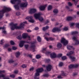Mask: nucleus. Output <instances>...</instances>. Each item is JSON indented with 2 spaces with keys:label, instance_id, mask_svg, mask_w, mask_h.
Returning a JSON list of instances; mask_svg holds the SVG:
<instances>
[{
  "label": "nucleus",
  "instance_id": "obj_1",
  "mask_svg": "<svg viewBox=\"0 0 79 79\" xmlns=\"http://www.w3.org/2000/svg\"><path fill=\"white\" fill-rule=\"evenodd\" d=\"M18 2V3L16 5L14 6V7L16 10H19V6L20 5L21 8L26 7L27 5V2H26L25 3L21 4V0H11L10 2L12 4H15V2Z\"/></svg>",
  "mask_w": 79,
  "mask_h": 79
},
{
  "label": "nucleus",
  "instance_id": "obj_2",
  "mask_svg": "<svg viewBox=\"0 0 79 79\" xmlns=\"http://www.w3.org/2000/svg\"><path fill=\"white\" fill-rule=\"evenodd\" d=\"M10 25L11 26V30H14L15 29H23L24 28V23H22L20 24V26H17V24H14L13 23H11L10 24Z\"/></svg>",
  "mask_w": 79,
  "mask_h": 79
},
{
  "label": "nucleus",
  "instance_id": "obj_3",
  "mask_svg": "<svg viewBox=\"0 0 79 79\" xmlns=\"http://www.w3.org/2000/svg\"><path fill=\"white\" fill-rule=\"evenodd\" d=\"M43 71L44 69L42 68L37 69L36 70V73H35V75L34 76V79H39V77H38L40 76L39 73H42V72Z\"/></svg>",
  "mask_w": 79,
  "mask_h": 79
},
{
  "label": "nucleus",
  "instance_id": "obj_4",
  "mask_svg": "<svg viewBox=\"0 0 79 79\" xmlns=\"http://www.w3.org/2000/svg\"><path fill=\"white\" fill-rule=\"evenodd\" d=\"M10 10H11V9L4 7L3 9L0 11V19L2 18V17L3 16V14L4 13H5L7 11H10Z\"/></svg>",
  "mask_w": 79,
  "mask_h": 79
},
{
  "label": "nucleus",
  "instance_id": "obj_5",
  "mask_svg": "<svg viewBox=\"0 0 79 79\" xmlns=\"http://www.w3.org/2000/svg\"><path fill=\"white\" fill-rule=\"evenodd\" d=\"M40 15H41V14H40V13H35L34 14V17H35V19H38L40 21V22H42V21H44V18L42 17H41Z\"/></svg>",
  "mask_w": 79,
  "mask_h": 79
},
{
  "label": "nucleus",
  "instance_id": "obj_6",
  "mask_svg": "<svg viewBox=\"0 0 79 79\" xmlns=\"http://www.w3.org/2000/svg\"><path fill=\"white\" fill-rule=\"evenodd\" d=\"M33 17L32 16H29L27 17L26 18V19H28V21L30 23H35V21L33 20Z\"/></svg>",
  "mask_w": 79,
  "mask_h": 79
},
{
  "label": "nucleus",
  "instance_id": "obj_7",
  "mask_svg": "<svg viewBox=\"0 0 79 79\" xmlns=\"http://www.w3.org/2000/svg\"><path fill=\"white\" fill-rule=\"evenodd\" d=\"M61 42L64 44V45H66L68 44V42L67 40H65L64 38H62L61 40Z\"/></svg>",
  "mask_w": 79,
  "mask_h": 79
},
{
  "label": "nucleus",
  "instance_id": "obj_8",
  "mask_svg": "<svg viewBox=\"0 0 79 79\" xmlns=\"http://www.w3.org/2000/svg\"><path fill=\"white\" fill-rule=\"evenodd\" d=\"M36 42L35 41V42H33L32 44L31 45V50L33 52H35V46L34 45V44Z\"/></svg>",
  "mask_w": 79,
  "mask_h": 79
},
{
  "label": "nucleus",
  "instance_id": "obj_9",
  "mask_svg": "<svg viewBox=\"0 0 79 79\" xmlns=\"http://www.w3.org/2000/svg\"><path fill=\"white\" fill-rule=\"evenodd\" d=\"M37 12V10L33 8L30 9L29 11V13L30 14H34Z\"/></svg>",
  "mask_w": 79,
  "mask_h": 79
},
{
  "label": "nucleus",
  "instance_id": "obj_10",
  "mask_svg": "<svg viewBox=\"0 0 79 79\" xmlns=\"http://www.w3.org/2000/svg\"><path fill=\"white\" fill-rule=\"evenodd\" d=\"M47 6V4H46L44 6H41L39 7V8L40 11H44L45 10V9Z\"/></svg>",
  "mask_w": 79,
  "mask_h": 79
},
{
  "label": "nucleus",
  "instance_id": "obj_11",
  "mask_svg": "<svg viewBox=\"0 0 79 79\" xmlns=\"http://www.w3.org/2000/svg\"><path fill=\"white\" fill-rule=\"evenodd\" d=\"M78 38L77 37L74 36L73 38V39L74 40H75V45H78L79 44V41L77 39Z\"/></svg>",
  "mask_w": 79,
  "mask_h": 79
},
{
  "label": "nucleus",
  "instance_id": "obj_12",
  "mask_svg": "<svg viewBox=\"0 0 79 79\" xmlns=\"http://www.w3.org/2000/svg\"><path fill=\"white\" fill-rule=\"evenodd\" d=\"M50 57L51 58H55L56 57V54L54 52L51 53L50 54Z\"/></svg>",
  "mask_w": 79,
  "mask_h": 79
},
{
  "label": "nucleus",
  "instance_id": "obj_13",
  "mask_svg": "<svg viewBox=\"0 0 79 79\" xmlns=\"http://www.w3.org/2000/svg\"><path fill=\"white\" fill-rule=\"evenodd\" d=\"M52 67L51 65H48L47 66L46 68L47 70L48 71H51V69Z\"/></svg>",
  "mask_w": 79,
  "mask_h": 79
},
{
  "label": "nucleus",
  "instance_id": "obj_14",
  "mask_svg": "<svg viewBox=\"0 0 79 79\" xmlns=\"http://www.w3.org/2000/svg\"><path fill=\"white\" fill-rule=\"evenodd\" d=\"M45 39H46V40L47 41H49V40H51V41H53V40H55V39L53 38H52V37H50L48 38L45 37Z\"/></svg>",
  "mask_w": 79,
  "mask_h": 79
},
{
  "label": "nucleus",
  "instance_id": "obj_15",
  "mask_svg": "<svg viewBox=\"0 0 79 79\" xmlns=\"http://www.w3.org/2000/svg\"><path fill=\"white\" fill-rule=\"evenodd\" d=\"M24 43H25V41H21L20 43L19 44V46L20 47H23L24 44Z\"/></svg>",
  "mask_w": 79,
  "mask_h": 79
},
{
  "label": "nucleus",
  "instance_id": "obj_16",
  "mask_svg": "<svg viewBox=\"0 0 79 79\" xmlns=\"http://www.w3.org/2000/svg\"><path fill=\"white\" fill-rule=\"evenodd\" d=\"M65 75H66V73H64V72L62 71V73L61 74V75H60V76H59L57 77H58V78H62V77H61V76H65Z\"/></svg>",
  "mask_w": 79,
  "mask_h": 79
},
{
  "label": "nucleus",
  "instance_id": "obj_17",
  "mask_svg": "<svg viewBox=\"0 0 79 79\" xmlns=\"http://www.w3.org/2000/svg\"><path fill=\"white\" fill-rule=\"evenodd\" d=\"M56 47L58 49H60V48H61V47H62V45L60 43H57Z\"/></svg>",
  "mask_w": 79,
  "mask_h": 79
},
{
  "label": "nucleus",
  "instance_id": "obj_18",
  "mask_svg": "<svg viewBox=\"0 0 79 79\" xmlns=\"http://www.w3.org/2000/svg\"><path fill=\"white\" fill-rule=\"evenodd\" d=\"M67 48L68 50H71V49H72V50H74V48L70 45L67 46Z\"/></svg>",
  "mask_w": 79,
  "mask_h": 79
},
{
  "label": "nucleus",
  "instance_id": "obj_19",
  "mask_svg": "<svg viewBox=\"0 0 79 79\" xmlns=\"http://www.w3.org/2000/svg\"><path fill=\"white\" fill-rule=\"evenodd\" d=\"M5 75L3 74H1L0 75V78L2 77L4 79H10V78L8 77H5Z\"/></svg>",
  "mask_w": 79,
  "mask_h": 79
},
{
  "label": "nucleus",
  "instance_id": "obj_20",
  "mask_svg": "<svg viewBox=\"0 0 79 79\" xmlns=\"http://www.w3.org/2000/svg\"><path fill=\"white\" fill-rule=\"evenodd\" d=\"M20 52H17L15 53V56L16 57V58H19V55H20Z\"/></svg>",
  "mask_w": 79,
  "mask_h": 79
},
{
  "label": "nucleus",
  "instance_id": "obj_21",
  "mask_svg": "<svg viewBox=\"0 0 79 79\" xmlns=\"http://www.w3.org/2000/svg\"><path fill=\"white\" fill-rule=\"evenodd\" d=\"M73 53H74V51H70L69 53H67L66 55L67 56H69V55L73 54Z\"/></svg>",
  "mask_w": 79,
  "mask_h": 79
},
{
  "label": "nucleus",
  "instance_id": "obj_22",
  "mask_svg": "<svg viewBox=\"0 0 79 79\" xmlns=\"http://www.w3.org/2000/svg\"><path fill=\"white\" fill-rule=\"evenodd\" d=\"M27 37V34L26 33H24L23 35V39H26Z\"/></svg>",
  "mask_w": 79,
  "mask_h": 79
},
{
  "label": "nucleus",
  "instance_id": "obj_23",
  "mask_svg": "<svg viewBox=\"0 0 79 79\" xmlns=\"http://www.w3.org/2000/svg\"><path fill=\"white\" fill-rule=\"evenodd\" d=\"M71 60L72 61H75V58L73 56H69Z\"/></svg>",
  "mask_w": 79,
  "mask_h": 79
},
{
  "label": "nucleus",
  "instance_id": "obj_24",
  "mask_svg": "<svg viewBox=\"0 0 79 79\" xmlns=\"http://www.w3.org/2000/svg\"><path fill=\"white\" fill-rule=\"evenodd\" d=\"M73 18L71 17H68L67 18V21H71V20H72V19H73Z\"/></svg>",
  "mask_w": 79,
  "mask_h": 79
},
{
  "label": "nucleus",
  "instance_id": "obj_25",
  "mask_svg": "<svg viewBox=\"0 0 79 79\" xmlns=\"http://www.w3.org/2000/svg\"><path fill=\"white\" fill-rule=\"evenodd\" d=\"M37 40L39 42H40L42 40L41 38H40V37L39 36H38L37 37Z\"/></svg>",
  "mask_w": 79,
  "mask_h": 79
},
{
  "label": "nucleus",
  "instance_id": "obj_26",
  "mask_svg": "<svg viewBox=\"0 0 79 79\" xmlns=\"http://www.w3.org/2000/svg\"><path fill=\"white\" fill-rule=\"evenodd\" d=\"M58 10L56 9H54L53 10V13H54V14H57V13H58Z\"/></svg>",
  "mask_w": 79,
  "mask_h": 79
},
{
  "label": "nucleus",
  "instance_id": "obj_27",
  "mask_svg": "<svg viewBox=\"0 0 79 79\" xmlns=\"http://www.w3.org/2000/svg\"><path fill=\"white\" fill-rule=\"evenodd\" d=\"M49 28V27L48 26H46L45 27H43V31H46L47 29H48Z\"/></svg>",
  "mask_w": 79,
  "mask_h": 79
},
{
  "label": "nucleus",
  "instance_id": "obj_28",
  "mask_svg": "<svg viewBox=\"0 0 79 79\" xmlns=\"http://www.w3.org/2000/svg\"><path fill=\"white\" fill-rule=\"evenodd\" d=\"M52 9V6L51 5H49L48 7V10H51Z\"/></svg>",
  "mask_w": 79,
  "mask_h": 79
},
{
  "label": "nucleus",
  "instance_id": "obj_29",
  "mask_svg": "<svg viewBox=\"0 0 79 79\" xmlns=\"http://www.w3.org/2000/svg\"><path fill=\"white\" fill-rule=\"evenodd\" d=\"M78 33V32L75 31L72 32L71 34L72 35H75V34H77Z\"/></svg>",
  "mask_w": 79,
  "mask_h": 79
},
{
  "label": "nucleus",
  "instance_id": "obj_30",
  "mask_svg": "<svg viewBox=\"0 0 79 79\" xmlns=\"http://www.w3.org/2000/svg\"><path fill=\"white\" fill-rule=\"evenodd\" d=\"M52 31L53 32H55L56 31V27L53 28L52 30Z\"/></svg>",
  "mask_w": 79,
  "mask_h": 79
},
{
  "label": "nucleus",
  "instance_id": "obj_31",
  "mask_svg": "<svg viewBox=\"0 0 79 79\" xmlns=\"http://www.w3.org/2000/svg\"><path fill=\"white\" fill-rule=\"evenodd\" d=\"M69 68L70 69H71V68H74V64H71L69 66Z\"/></svg>",
  "mask_w": 79,
  "mask_h": 79
},
{
  "label": "nucleus",
  "instance_id": "obj_32",
  "mask_svg": "<svg viewBox=\"0 0 79 79\" xmlns=\"http://www.w3.org/2000/svg\"><path fill=\"white\" fill-rule=\"evenodd\" d=\"M23 68H27V65L25 64H23L21 66Z\"/></svg>",
  "mask_w": 79,
  "mask_h": 79
},
{
  "label": "nucleus",
  "instance_id": "obj_33",
  "mask_svg": "<svg viewBox=\"0 0 79 79\" xmlns=\"http://www.w3.org/2000/svg\"><path fill=\"white\" fill-rule=\"evenodd\" d=\"M61 59L63 60H66V59H67V57H66V56H63L61 57Z\"/></svg>",
  "mask_w": 79,
  "mask_h": 79
},
{
  "label": "nucleus",
  "instance_id": "obj_34",
  "mask_svg": "<svg viewBox=\"0 0 79 79\" xmlns=\"http://www.w3.org/2000/svg\"><path fill=\"white\" fill-rule=\"evenodd\" d=\"M73 2H74L75 5H76V4L78 2V0H72Z\"/></svg>",
  "mask_w": 79,
  "mask_h": 79
},
{
  "label": "nucleus",
  "instance_id": "obj_35",
  "mask_svg": "<svg viewBox=\"0 0 79 79\" xmlns=\"http://www.w3.org/2000/svg\"><path fill=\"white\" fill-rule=\"evenodd\" d=\"M17 39H19V40H20V39H21V35H18L17 37Z\"/></svg>",
  "mask_w": 79,
  "mask_h": 79
},
{
  "label": "nucleus",
  "instance_id": "obj_36",
  "mask_svg": "<svg viewBox=\"0 0 79 79\" xmlns=\"http://www.w3.org/2000/svg\"><path fill=\"white\" fill-rule=\"evenodd\" d=\"M64 31H68V27H65L63 29Z\"/></svg>",
  "mask_w": 79,
  "mask_h": 79
},
{
  "label": "nucleus",
  "instance_id": "obj_37",
  "mask_svg": "<svg viewBox=\"0 0 79 79\" xmlns=\"http://www.w3.org/2000/svg\"><path fill=\"white\" fill-rule=\"evenodd\" d=\"M9 63H13L14 62V60H9Z\"/></svg>",
  "mask_w": 79,
  "mask_h": 79
},
{
  "label": "nucleus",
  "instance_id": "obj_38",
  "mask_svg": "<svg viewBox=\"0 0 79 79\" xmlns=\"http://www.w3.org/2000/svg\"><path fill=\"white\" fill-rule=\"evenodd\" d=\"M2 32L5 34H6V31H5V28L4 27V29L2 30Z\"/></svg>",
  "mask_w": 79,
  "mask_h": 79
},
{
  "label": "nucleus",
  "instance_id": "obj_39",
  "mask_svg": "<svg viewBox=\"0 0 79 79\" xmlns=\"http://www.w3.org/2000/svg\"><path fill=\"white\" fill-rule=\"evenodd\" d=\"M74 65V68H77V67H79V64H77Z\"/></svg>",
  "mask_w": 79,
  "mask_h": 79
},
{
  "label": "nucleus",
  "instance_id": "obj_40",
  "mask_svg": "<svg viewBox=\"0 0 79 79\" xmlns=\"http://www.w3.org/2000/svg\"><path fill=\"white\" fill-rule=\"evenodd\" d=\"M10 77H12V78H15V75L13 74L10 75Z\"/></svg>",
  "mask_w": 79,
  "mask_h": 79
},
{
  "label": "nucleus",
  "instance_id": "obj_41",
  "mask_svg": "<svg viewBox=\"0 0 79 79\" xmlns=\"http://www.w3.org/2000/svg\"><path fill=\"white\" fill-rule=\"evenodd\" d=\"M45 54L46 55H50V52L48 51H46L45 52Z\"/></svg>",
  "mask_w": 79,
  "mask_h": 79
},
{
  "label": "nucleus",
  "instance_id": "obj_42",
  "mask_svg": "<svg viewBox=\"0 0 79 79\" xmlns=\"http://www.w3.org/2000/svg\"><path fill=\"white\" fill-rule=\"evenodd\" d=\"M10 44L11 45H15V43L13 41H10Z\"/></svg>",
  "mask_w": 79,
  "mask_h": 79
},
{
  "label": "nucleus",
  "instance_id": "obj_43",
  "mask_svg": "<svg viewBox=\"0 0 79 79\" xmlns=\"http://www.w3.org/2000/svg\"><path fill=\"white\" fill-rule=\"evenodd\" d=\"M25 47L26 48V49H27V48L29 47V45L27 44V45H24Z\"/></svg>",
  "mask_w": 79,
  "mask_h": 79
},
{
  "label": "nucleus",
  "instance_id": "obj_44",
  "mask_svg": "<svg viewBox=\"0 0 79 79\" xmlns=\"http://www.w3.org/2000/svg\"><path fill=\"white\" fill-rule=\"evenodd\" d=\"M56 31H58V32H60V31H61V29L57 27H56Z\"/></svg>",
  "mask_w": 79,
  "mask_h": 79
},
{
  "label": "nucleus",
  "instance_id": "obj_45",
  "mask_svg": "<svg viewBox=\"0 0 79 79\" xmlns=\"http://www.w3.org/2000/svg\"><path fill=\"white\" fill-rule=\"evenodd\" d=\"M44 77H48L49 76V75L48 74H45L43 75Z\"/></svg>",
  "mask_w": 79,
  "mask_h": 79
},
{
  "label": "nucleus",
  "instance_id": "obj_46",
  "mask_svg": "<svg viewBox=\"0 0 79 79\" xmlns=\"http://www.w3.org/2000/svg\"><path fill=\"white\" fill-rule=\"evenodd\" d=\"M74 23H71L70 24V27H72L74 25Z\"/></svg>",
  "mask_w": 79,
  "mask_h": 79
},
{
  "label": "nucleus",
  "instance_id": "obj_47",
  "mask_svg": "<svg viewBox=\"0 0 79 79\" xmlns=\"http://www.w3.org/2000/svg\"><path fill=\"white\" fill-rule=\"evenodd\" d=\"M36 58L37 59H39V58H40V55H37L36 56Z\"/></svg>",
  "mask_w": 79,
  "mask_h": 79
},
{
  "label": "nucleus",
  "instance_id": "obj_48",
  "mask_svg": "<svg viewBox=\"0 0 79 79\" xmlns=\"http://www.w3.org/2000/svg\"><path fill=\"white\" fill-rule=\"evenodd\" d=\"M4 43V40H1V44H3Z\"/></svg>",
  "mask_w": 79,
  "mask_h": 79
},
{
  "label": "nucleus",
  "instance_id": "obj_49",
  "mask_svg": "<svg viewBox=\"0 0 79 79\" xmlns=\"http://www.w3.org/2000/svg\"><path fill=\"white\" fill-rule=\"evenodd\" d=\"M17 49V48H16L15 47H12V50H16Z\"/></svg>",
  "mask_w": 79,
  "mask_h": 79
},
{
  "label": "nucleus",
  "instance_id": "obj_50",
  "mask_svg": "<svg viewBox=\"0 0 79 79\" xmlns=\"http://www.w3.org/2000/svg\"><path fill=\"white\" fill-rule=\"evenodd\" d=\"M62 55H63L62 54H58V57H61V56H62Z\"/></svg>",
  "mask_w": 79,
  "mask_h": 79
},
{
  "label": "nucleus",
  "instance_id": "obj_51",
  "mask_svg": "<svg viewBox=\"0 0 79 79\" xmlns=\"http://www.w3.org/2000/svg\"><path fill=\"white\" fill-rule=\"evenodd\" d=\"M5 73V70H2V71L0 70V73Z\"/></svg>",
  "mask_w": 79,
  "mask_h": 79
},
{
  "label": "nucleus",
  "instance_id": "obj_52",
  "mask_svg": "<svg viewBox=\"0 0 79 79\" xmlns=\"http://www.w3.org/2000/svg\"><path fill=\"white\" fill-rule=\"evenodd\" d=\"M63 63L60 62L59 64V65L60 66H63Z\"/></svg>",
  "mask_w": 79,
  "mask_h": 79
},
{
  "label": "nucleus",
  "instance_id": "obj_53",
  "mask_svg": "<svg viewBox=\"0 0 79 79\" xmlns=\"http://www.w3.org/2000/svg\"><path fill=\"white\" fill-rule=\"evenodd\" d=\"M34 67H32L30 69V71H33L34 70Z\"/></svg>",
  "mask_w": 79,
  "mask_h": 79
},
{
  "label": "nucleus",
  "instance_id": "obj_54",
  "mask_svg": "<svg viewBox=\"0 0 79 79\" xmlns=\"http://www.w3.org/2000/svg\"><path fill=\"white\" fill-rule=\"evenodd\" d=\"M16 15H17V16H19V15H20V12H17L16 13Z\"/></svg>",
  "mask_w": 79,
  "mask_h": 79
},
{
  "label": "nucleus",
  "instance_id": "obj_55",
  "mask_svg": "<svg viewBox=\"0 0 79 79\" xmlns=\"http://www.w3.org/2000/svg\"><path fill=\"white\" fill-rule=\"evenodd\" d=\"M68 3L69 6H72L73 5V4H72L70 2H69Z\"/></svg>",
  "mask_w": 79,
  "mask_h": 79
},
{
  "label": "nucleus",
  "instance_id": "obj_56",
  "mask_svg": "<svg viewBox=\"0 0 79 79\" xmlns=\"http://www.w3.org/2000/svg\"><path fill=\"white\" fill-rule=\"evenodd\" d=\"M18 71L17 70H15L14 71V73L15 74H18Z\"/></svg>",
  "mask_w": 79,
  "mask_h": 79
},
{
  "label": "nucleus",
  "instance_id": "obj_57",
  "mask_svg": "<svg viewBox=\"0 0 79 79\" xmlns=\"http://www.w3.org/2000/svg\"><path fill=\"white\" fill-rule=\"evenodd\" d=\"M46 48H44L43 49V52H46Z\"/></svg>",
  "mask_w": 79,
  "mask_h": 79
},
{
  "label": "nucleus",
  "instance_id": "obj_58",
  "mask_svg": "<svg viewBox=\"0 0 79 79\" xmlns=\"http://www.w3.org/2000/svg\"><path fill=\"white\" fill-rule=\"evenodd\" d=\"M1 29H2V30H3L5 29V27H0V30Z\"/></svg>",
  "mask_w": 79,
  "mask_h": 79
},
{
  "label": "nucleus",
  "instance_id": "obj_59",
  "mask_svg": "<svg viewBox=\"0 0 79 79\" xmlns=\"http://www.w3.org/2000/svg\"><path fill=\"white\" fill-rule=\"evenodd\" d=\"M51 20L52 21H56V20H55V19H52Z\"/></svg>",
  "mask_w": 79,
  "mask_h": 79
},
{
  "label": "nucleus",
  "instance_id": "obj_60",
  "mask_svg": "<svg viewBox=\"0 0 79 79\" xmlns=\"http://www.w3.org/2000/svg\"><path fill=\"white\" fill-rule=\"evenodd\" d=\"M76 26L78 28H79V23H77L76 25Z\"/></svg>",
  "mask_w": 79,
  "mask_h": 79
},
{
  "label": "nucleus",
  "instance_id": "obj_61",
  "mask_svg": "<svg viewBox=\"0 0 79 79\" xmlns=\"http://www.w3.org/2000/svg\"><path fill=\"white\" fill-rule=\"evenodd\" d=\"M9 46V45L8 44H6L4 45V47H8Z\"/></svg>",
  "mask_w": 79,
  "mask_h": 79
},
{
  "label": "nucleus",
  "instance_id": "obj_62",
  "mask_svg": "<svg viewBox=\"0 0 79 79\" xmlns=\"http://www.w3.org/2000/svg\"><path fill=\"white\" fill-rule=\"evenodd\" d=\"M27 37L28 38V40H31V38L29 36H28Z\"/></svg>",
  "mask_w": 79,
  "mask_h": 79
},
{
  "label": "nucleus",
  "instance_id": "obj_63",
  "mask_svg": "<svg viewBox=\"0 0 79 79\" xmlns=\"http://www.w3.org/2000/svg\"><path fill=\"white\" fill-rule=\"evenodd\" d=\"M8 51H9V52H11V49L10 48H8Z\"/></svg>",
  "mask_w": 79,
  "mask_h": 79
},
{
  "label": "nucleus",
  "instance_id": "obj_64",
  "mask_svg": "<svg viewBox=\"0 0 79 79\" xmlns=\"http://www.w3.org/2000/svg\"><path fill=\"white\" fill-rule=\"evenodd\" d=\"M50 59H47L46 60V61L47 62H49V61H50Z\"/></svg>",
  "mask_w": 79,
  "mask_h": 79
}]
</instances>
